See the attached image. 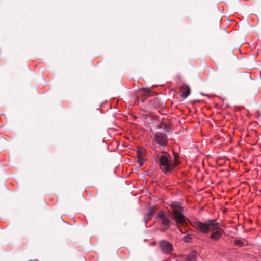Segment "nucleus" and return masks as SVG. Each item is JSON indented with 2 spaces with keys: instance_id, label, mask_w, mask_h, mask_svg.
I'll return each mask as SVG.
<instances>
[{
  "instance_id": "14",
  "label": "nucleus",
  "mask_w": 261,
  "mask_h": 261,
  "mask_svg": "<svg viewBox=\"0 0 261 261\" xmlns=\"http://www.w3.org/2000/svg\"><path fill=\"white\" fill-rule=\"evenodd\" d=\"M137 158H139V157L143 158V156L144 153L143 150H139L137 151Z\"/></svg>"
},
{
  "instance_id": "8",
  "label": "nucleus",
  "mask_w": 261,
  "mask_h": 261,
  "mask_svg": "<svg viewBox=\"0 0 261 261\" xmlns=\"http://www.w3.org/2000/svg\"><path fill=\"white\" fill-rule=\"evenodd\" d=\"M197 252L196 251H193L191 252L185 258L186 261H196L197 260V256H196Z\"/></svg>"
},
{
  "instance_id": "3",
  "label": "nucleus",
  "mask_w": 261,
  "mask_h": 261,
  "mask_svg": "<svg viewBox=\"0 0 261 261\" xmlns=\"http://www.w3.org/2000/svg\"><path fill=\"white\" fill-rule=\"evenodd\" d=\"M172 211L170 214L172 219L176 222L177 224H184L186 223V217L183 215V207L179 202H172L170 204Z\"/></svg>"
},
{
  "instance_id": "1",
  "label": "nucleus",
  "mask_w": 261,
  "mask_h": 261,
  "mask_svg": "<svg viewBox=\"0 0 261 261\" xmlns=\"http://www.w3.org/2000/svg\"><path fill=\"white\" fill-rule=\"evenodd\" d=\"M192 226L200 232L203 234H207L215 229L218 228L219 223L216 219H208L205 222L199 220H193L190 222Z\"/></svg>"
},
{
  "instance_id": "2",
  "label": "nucleus",
  "mask_w": 261,
  "mask_h": 261,
  "mask_svg": "<svg viewBox=\"0 0 261 261\" xmlns=\"http://www.w3.org/2000/svg\"><path fill=\"white\" fill-rule=\"evenodd\" d=\"M156 158L161 171L167 175L171 174L174 169V165L171 161V156L169 154L165 151L159 152Z\"/></svg>"
},
{
  "instance_id": "11",
  "label": "nucleus",
  "mask_w": 261,
  "mask_h": 261,
  "mask_svg": "<svg viewBox=\"0 0 261 261\" xmlns=\"http://www.w3.org/2000/svg\"><path fill=\"white\" fill-rule=\"evenodd\" d=\"M179 163V161L178 159V155L177 154H174V158L173 160V162L172 163L173 165H174V168L177 166Z\"/></svg>"
},
{
  "instance_id": "7",
  "label": "nucleus",
  "mask_w": 261,
  "mask_h": 261,
  "mask_svg": "<svg viewBox=\"0 0 261 261\" xmlns=\"http://www.w3.org/2000/svg\"><path fill=\"white\" fill-rule=\"evenodd\" d=\"M158 217L161 221V223L163 225L167 227H169L170 225V221L167 217L164 212H161L158 215Z\"/></svg>"
},
{
  "instance_id": "15",
  "label": "nucleus",
  "mask_w": 261,
  "mask_h": 261,
  "mask_svg": "<svg viewBox=\"0 0 261 261\" xmlns=\"http://www.w3.org/2000/svg\"><path fill=\"white\" fill-rule=\"evenodd\" d=\"M145 160V159H144L143 158L139 157L137 158V161L139 163V164L140 166H142L144 164V162Z\"/></svg>"
},
{
  "instance_id": "17",
  "label": "nucleus",
  "mask_w": 261,
  "mask_h": 261,
  "mask_svg": "<svg viewBox=\"0 0 261 261\" xmlns=\"http://www.w3.org/2000/svg\"><path fill=\"white\" fill-rule=\"evenodd\" d=\"M179 230L182 233H184L182 231H181V230L180 229V228H178Z\"/></svg>"
},
{
  "instance_id": "16",
  "label": "nucleus",
  "mask_w": 261,
  "mask_h": 261,
  "mask_svg": "<svg viewBox=\"0 0 261 261\" xmlns=\"http://www.w3.org/2000/svg\"><path fill=\"white\" fill-rule=\"evenodd\" d=\"M142 90L147 94H149L150 93V90L149 88H143Z\"/></svg>"
},
{
  "instance_id": "12",
  "label": "nucleus",
  "mask_w": 261,
  "mask_h": 261,
  "mask_svg": "<svg viewBox=\"0 0 261 261\" xmlns=\"http://www.w3.org/2000/svg\"><path fill=\"white\" fill-rule=\"evenodd\" d=\"M183 240L186 243H189L191 241L192 238L189 234H187L183 238Z\"/></svg>"
},
{
  "instance_id": "13",
  "label": "nucleus",
  "mask_w": 261,
  "mask_h": 261,
  "mask_svg": "<svg viewBox=\"0 0 261 261\" xmlns=\"http://www.w3.org/2000/svg\"><path fill=\"white\" fill-rule=\"evenodd\" d=\"M234 244L240 247H242L244 245V242L240 240H235Z\"/></svg>"
},
{
  "instance_id": "4",
  "label": "nucleus",
  "mask_w": 261,
  "mask_h": 261,
  "mask_svg": "<svg viewBox=\"0 0 261 261\" xmlns=\"http://www.w3.org/2000/svg\"><path fill=\"white\" fill-rule=\"evenodd\" d=\"M153 139L159 145L158 147H155V150L156 152L158 151V149L160 148V147L164 148L168 145L167 135L165 133H162L161 132H156L154 135Z\"/></svg>"
},
{
  "instance_id": "9",
  "label": "nucleus",
  "mask_w": 261,
  "mask_h": 261,
  "mask_svg": "<svg viewBox=\"0 0 261 261\" xmlns=\"http://www.w3.org/2000/svg\"><path fill=\"white\" fill-rule=\"evenodd\" d=\"M190 93V89L189 87L187 86L185 88V90L182 92V94L181 96L184 98H187Z\"/></svg>"
},
{
  "instance_id": "5",
  "label": "nucleus",
  "mask_w": 261,
  "mask_h": 261,
  "mask_svg": "<svg viewBox=\"0 0 261 261\" xmlns=\"http://www.w3.org/2000/svg\"><path fill=\"white\" fill-rule=\"evenodd\" d=\"M222 225L219 223L218 225V228L215 229L214 230L211 231L212 232L210 236V239L214 241H218L221 238L223 234L224 233V231L221 228Z\"/></svg>"
},
{
  "instance_id": "6",
  "label": "nucleus",
  "mask_w": 261,
  "mask_h": 261,
  "mask_svg": "<svg viewBox=\"0 0 261 261\" xmlns=\"http://www.w3.org/2000/svg\"><path fill=\"white\" fill-rule=\"evenodd\" d=\"M159 245L164 253L169 254L173 250L172 244L167 241L162 240L160 242Z\"/></svg>"
},
{
  "instance_id": "10",
  "label": "nucleus",
  "mask_w": 261,
  "mask_h": 261,
  "mask_svg": "<svg viewBox=\"0 0 261 261\" xmlns=\"http://www.w3.org/2000/svg\"><path fill=\"white\" fill-rule=\"evenodd\" d=\"M153 216V212L150 210L149 212L145 216L144 219L146 221L150 220Z\"/></svg>"
}]
</instances>
